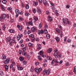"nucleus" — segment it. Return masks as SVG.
Listing matches in <instances>:
<instances>
[{
	"mask_svg": "<svg viewBox=\"0 0 76 76\" xmlns=\"http://www.w3.org/2000/svg\"><path fill=\"white\" fill-rule=\"evenodd\" d=\"M50 73V70L49 69H48L47 70L46 69H45L43 71V74L44 75H48Z\"/></svg>",
	"mask_w": 76,
	"mask_h": 76,
	"instance_id": "1",
	"label": "nucleus"
},
{
	"mask_svg": "<svg viewBox=\"0 0 76 76\" xmlns=\"http://www.w3.org/2000/svg\"><path fill=\"white\" fill-rule=\"evenodd\" d=\"M10 60V58H7L6 60L4 61V64H8L9 63Z\"/></svg>",
	"mask_w": 76,
	"mask_h": 76,
	"instance_id": "2",
	"label": "nucleus"
},
{
	"mask_svg": "<svg viewBox=\"0 0 76 76\" xmlns=\"http://www.w3.org/2000/svg\"><path fill=\"white\" fill-rule=\"evenodd\" d=\"M58 51V50L57 49L56 50H55V52L54 53V55L55 56V57L56 58H58V52L57 51Z\"/></svg>",
	"mask_w": 76,
	"mask_h": 76,
	"instance_id": "3",
	"label": "nucleus"
},
{
	"mask_svg": "<svg viewBox=\"0 0 76 76\" xmlns=\"http://www.w3.org/2000/svg\"><path fill=\"white\" fill-rule=\"evenodd\" d=\"M38 34L39 35H42L44 34V30H39L38 31Z\"/></svg>",
	"mask_w": 76,
	"mask_h": 76,
	"instance_id": "4",
	"label": "nucleus"
},
{
	"mask_svg": "<svg viewBox=\"0 0 76 76\" xmlns=\"http://www.w3.org/2000/svg\"><path fill=\"white\" fill-rule=\"evenodd\" d=\"M35 70L36 72H38V73H39V72H41L42 70V68H39L38 69H36Z\"/></svg>",
	"mask_w": 76,
	"mask_h": 76,
	"instance_id": "5",
	"label": "nucleus"
},
{
	"mask_svg": "<svg viewBox=\"0 0 76 76\" xmlns=\"http://www.w3.org/2000/svg\"><path fill=\"white\" fill-rule=\"evenodd\" d=\"M10 40H12V38L10 37H7L6 39V41L7 42H9Z\"/></svg>",
	"mask_w": 76,
	"mask_h": 76,
	"instance_id": "6",
	"label": "nucleus"
},
{
	"mask_svg": "<svg viewBox=\"0 0 76 76\" xmlns=\"http://www.w3.org/2000/svg\"><path fill=\"white\" fill-rule=\"evenodd\" d=\"M55 39L57 42H59V41H60V38L58 37H56L55 38Z\"/></svg>",
	"mask_w": 76,
	"mask_h": 76,
	"instance_id": "7",
	"label": "nucleus"
},
{
	"mask_svg": "<svg viewBox=\"0 0 76 76\" xmlns=\"http://www.w3.org/2000/svg\"><path fill=\"white\" fill-rule=\"evenodd\" d=\"M53 51V50L51 48H49L47 50V52L48 53H51V51Z\"/></svg>",
	"mask_w": 76,
	"mask_h": 76,
	"instance_id": "8",
	"label": "nucleus"
},
{
	"mask_svg": "<svg viewBox=\"0 0 76 76\" xmlns=\"http://www.w3.org/2000/svg\"><path fill=\"white\" fill-rule=\"evenodd\" d=\"M43 3L45 6H47L48 4L47 1L46 0H43Z\"/></svg>",
	"mask_w": 76,
	"mask_h": 76,
	"instance_id": "9",
	"label": "nucleus"
},
{
	"mask_svg": "<svg viewBox=\"0 0 76 76\" xmlns=\"http://www.w3.org/2000/svg\"><path fill=\"white\" fill-rule=\"evenodd\" d=\"M48 18H49V21L50 22H51L53 20V18L51 17V16L49 15L48 16Z\"/></svg>",
	"mask_w": 76,
	"mask_h": 76,
	"instance_id": "10",
	"label": "nucleus"
},
{
	"mask_svg": "<svg viewBox=\"0 0 76 76\" xmlns=\"http://www.w3.org/2000/svg\"><path fill=\"white\" fill-rule=\"evenodd\" d=\"M62 24L64 26H66V22H65V19L64 18H63L62 19Z\"/></svg>",
	"mask_w": 76,
	"mask_h": 76,
	"instance_id": "11",
	"label": "nucleus"
},
{
	"mask_svg": "<svg viewBox=\"0 0 76 76\" xmlns=\"http://www.w3.org/2000/svg\"><path fill=\"white\" fill-rule=\"evenodd\" d=\"M2 60H5L6 58V55H2Z\"/></svg>",
	"mask_w": 76,
	"mask_h": 76,
	"instance_id": "12",
	"label": "nucleus"
},
{
	"mask_svg": "<svg viewBox=\"0 0 76 76\" xmlns=\"http://www.w3.org/2000/svg\"><path fill=\"white\" fill-rule=\"evenodd\" d=\"M38 1H35L33 2L34 6H37L38 5Z\"/></svg>",
	"mask_w": 76,
	"mask_h": 76,
	"instance_id": "13",
	"label": "nucleus"
},
{
	"mask_svg": "<svg viewBox=\"0 0 76 76\" xmlns=\"http://www.w3.org/2000/svg\"><path fill=\"white\" fill-rule=\"evenodd\" d=\"M15 31L14 29H10V33H15Z\"/></svg>",
	"mask_w": 76,
	"mask_h": 76,
	"instance_id": "14",
	"label": "nucleus"
},
{
	"mask_svg": "<svg viewBox=\"0 0 76 76\" xmlns=\"http://www.w3.org/2000/svg\"><path fill=\"white\" fill-rule=\"evenodd\" d=\"M18 70H22L23 69V68L21 67V66H19L18 67Z\"/></svg>",
	"mask_w": 76,
	"mask_h": 76,
	"instance_id": "15",
	"label": "nucleus"
},
{
	"mask_svg": "<svg viewBox=\"0 0 76 76\" xmlns=\"http://www.w3.org/2000/svg\"><path fill=\"white\" fill-rule=\"evenodd\" d=\"M28 23L30 25H31V26H33L34 24H33V22L32 21H30L28 22Z\"/></svg>",
	"mask_w": 76,
	"mask_h": 76,
	"instance_id": "16",
	"label": "nucleus"
},
{
	"mask_svg": "<svg viewBox=\"0 0 76 76\" xmlns=\"http://www.w3.org/2000/svg\"><path fill=\"white\" fill-rule=\"evenodd\" d=\"M22 63L24 65H26L27 64V62L26 60H24L23 61Z\"/></svg>",
	"mask_w": 76,
	"mask_h": 76,
	"instance_id": "17",
	"label": "nucleus"
},
{
	"mask_svg": "<svg viewBox=\"0 0 76 76\" xmlns=\"http://www.w3.org/2000/svg\"><path fill=\"white\" fill-rule=\"evenodd\" d=\"M19 60L20 61H23L24 60V58L23 57H19Z\"/></svg>",
	"mask_w": 76,
	"mask_h": 76,
	"instance_id": "18",
	"label": "nucleus"
},
{
	"mask_svg": "<svg viewBox=\"0 0 76 76\" xmlns=\"http://www.w3.org/2000/svg\"><path fill=\"white\" fill-rule=\"evenodd\" d=\"M37 13H39V14H41L42 13V12L41 10H39V9H37Z\"/></svg>",
	"mask_w": 76,
	"mask_h": 76,
	"instance_id": "19",
	"label": "nucleus"
},
{
	"mask_svg": "<svg viewBox=\"0 0 76 76\" xmlns=\"http://www.w3.org/2000/svg\"><path fill=\"white\" fill-rule=\"evenodd\" d=\"M35 30V28L34 27H32L31 29V32H34Z\"/></svg>",
	"mask_w": 76,
	"mask_h": 76,
	"instance_id": "20",
	"label": "nucleus"
},
{
	"mask_svg": "<svg viewBox=\"0 0 76 76\" xmlns=\"http://www.w3.org/2000/svg\"><path fill=\"white\" fill-rule=\"evenodd\" d=\"M15 12L16 14H19V11L18 10V9H16L15 10Z\"/></svg>",
	"mask_w": 76,
	"mask_h": 76,
	"instance_id": "21",
	"label": "nucleus"
},
{
	"mask_svg": "<svg viewBox=\"0 0 76 76\" xmlns=\"http://www.w3.org/2000/svg\"><path fill=\"white\" fill-rule=\"evenodd\" d=\"M37 48L39 50L41 49V45L40 44H38V47Z\"/></svg>",
	"mask_w": 76,
	"mask_h": 76,
	"instance_id": "22",
	"label": "nucleus"
},
{
	"mask_svg": "<svg viewBox=\"0 0 76 76\" xmlns=\"http://www.w3.org/2000/svg\"><path fill=\"white\" fill-rule=\"evenodd\" d=\"M4 67L5 69V70L6 71H7V70L9 69V67H8V66H7V65H5Z\"/></svg>",
	"mask_w": 76,
	"mask_h": 76,
	"instance_id": "23",
	"label": "nucleus"
},
{
	"mask_svg": "<svg viewBox=\"0 0 76 76\" xmlns=\"http://www.w3.org/2000/svg\"><path fill=\"white\" fill-rule=\"evenodd\" d=\"M6 15L4 14H3L2 15V18L3 19H5V18H6Z\"/></svg>",
	"mask_w": 76,
	"mask_h": 76,
	"instance_id": "24",
	"label": "nucleus"
},
{
	"mask_svg": "<svg viewBox=\"0 0 76 76\" xmlns=\"http://www.w3.org/2000/svg\"><path fill=\"white\" fill-rule=\"evenodd\" d=\"M17 28H18L19 30H21L22 29V27L20 26H17Z\"/></svg>",
	"mask_w": 76,
	"mask_h": 76,
	"instance_id": "25",
	"label": "nucleus"
},
{
	"mask_svg": "<svg viewBox=\"0 0 76 76\" xmlns=\"http://www.w3.org/2000/svg\"><path fill=\"white\" fill-rule=\"evenodd\" d=\"M37 57L38 59L40 61H41V60H42V58H41V56H38Z\"/></svg>",
	"mask_w": 76,
	"mask_h": 76,
	"instance_id": "26",
	"label": "nucleus"
},
{
	"mask_svg": "<svg viewBox=\"0 0 76 76\" xmlns=\"http://www.w3.org/2000/svg\"><path fill=\"white\" fill-rule=\"evenodd\" d=\"M29 5L28 4H27L26 6V9H29Z\"/></svg>",
	"mask_w": 76,
	"mask_h": 76,
	"instance_id": "27",
	"label": "nucleus"
},
{
	"mask_svg": "<svg viewBox=\"0 0 76 76\" xmlns=\"http://www.w3.org/2000/svg\"><path fill=\"white\" fill-rule=\"evenodd\" d=\"M44 31L45 34H48V31H47V30L45 29L44 30Z\"/></svg>",
	"mask_w": 76,
	"mask_h": 76,
	"instance_id": "28",
	"label": "nucleus"
},
{
	"mask_svg": "<svg viewBox=\"0 0 76 76\" xmlns=\"http://www.w3.org/2000/svg\"><path fill=\"white\" fill-rule=\"evenodd\" d=\"M46 38L47 39H50V36L49 34H47L46 35Z\"/></svg>",
	"mask_w": 76,
	"mask_h": 76,
	"instance_id": "29",
	"label": "nucleus"
},
{
	"mask_svg": "<svg viewBox=\"0 0 76 76\" xmlns=\"http://www.w3.org/2000/svg\"><path fill=\"white\" fill-rule=\"evenodd\" d=\"M4 75L3 71H0V76H3Z\"/></svg>",
	"mask_w": 76,
	"mask_h": 76,
	"instance_id": "30",
	"label": "nucleus"
},
{
	"mask_svg": "<svg viewBox=\"0 0 76 76\" xmlns=\"http://www.w3.org/2000/svg\"><path fill=\"white\" fill-rule=\"evenodd\" d=\"M43 53L44 52H43V51H42V50H40L39 52V54L40 55H41V56L42 55V54H43Z\"/></svg>",
	"mask_w": 76,
	"mask_h": 76,
	"instance_id": "31",
	"label": "nucleus"
},
{
	"mask_svg": "<svg viewBox=\"0 0 76 76\" xmlns=\"http://www.w3.org/2000/svg\"><path fill=\"white\" fill-rule=\"evenodd\" d=\"M23 55L26 56H27V53H25V52H23Z\"/></svg>",
	"mask_w": 76,
	"mask_h": 76,
	"instance_id": "32",
	"label": "nucleus"
},
{
	"mask_svg": "<svg viewBox=\"0 0 76 76\" xmlns=\"http://www.w3.org/2000/svg\"><path fill=\"white\" fill-rule=\"evenodd\" d=\"M17 39L18 41H19L20 39V37L18 35L17 37Z\"/></svg>",
	"mask_w": 76,
	"mask_h": 76,
	"instance_id": "33",
	"label": "nucleus"
},
{
	"mask_svg": "<svg viewBox=\"0 0 76 76\" xmlns=\"http://www.w3.org/2000/svg\"><path fill=\"white\" fill-rule=\"evenodd\" d=\"M73 72L76 74V66H75L74 68V70L73 71Z\"/></svg>",
	"mask_w": 76,
	"mask_h": 76,
	"instance_id": "34",
	"label": "nucleus"
},
{
	"mask_svg": "<svg viewBox=\"0 0 76 76\" xmlns=\"http://www.w3.org/2000/svg\"><path fill=\"white\" fill-rule=\"evenodd\" d=\"M28 47H32V46H33L32 44L30 42H29L28 43Z\"/></svg>",
	"mask_w": 76,
	"mask_h": 76,
	"instance_id": "35",
	"label": "nucleus"
},
{
	"mask_svg": "<svg viewBox=\"0 0 76 76\" xmlns=\"http://www.w3.org/2000/svg\"><path fill=\"white\" fill-rule=\"evenodd\" d=\"M47 59H48V60H52V58L49 56H48L47 57Z\"/></svg>",
	"mask_w": 76,
	"mask_h": 76,
	"instance_id": "36",
	"label": "nucleus"
},
{
	"mask_svg": "<svg viewBox=\"0 0 76 76\" xmlns=\"http://www.w3.org/2000/svg\"><path fill=\"white\" fill-rule=\"evenodd\" d=\"M27 58L28 60H29V59H30V56L29 54H28L27 55Z\"/></svg>",
	"mask_w": 76,
	"mask_h": 76,
	"instance_id": "37",
	"label": "nucleus"
},
{
	"mask_svg": "<svg viewBox=\"0 0 76 76\" xmlns=\"http://www.w3.org/2000/svg\"><path fill=\"white\" fill-rule=\"evenodd\" d=\"M56 32L58 33H60V30L58 28H56Z\"/></svg>",
	"mask_w": 76,
	"mask_h": 76,
	"instance_id": "38",
	"label": "nucleus"
},
{
	"mask_svg": "<svg viewBox=\"0 0 76 76\" xmlns=\"http://www.w3.org/2000/svg\"><path fill=\"white\" fill-rule=\"evenodd\" d=\"M29 37H31V38H34V35L31 34L29 36Z\"/></svg>",
	"mask_w": 76,
	"mask_h": 76,
	"instance_id": "39",
	"label": "nucleus"
},
{
	"mask_svg": "<svg viewBox=\"0 0 76 76\" xmlns=\"http://www.w3.org/2000/svg\"><path fill=\"white\" fill-rule=\"evenodd\" d=\"M25 16H28L29 15V13H25Z\"/></svg>",
	"mask_w": 76,
	"mask_h": 76,
	"instance_id": "40",
	"label": "nucleus"
},
{
	"mask_svg": "<svg viewBox=\"0 0 76 76\" xmlns=\"http://www.w3.org/2000/svg\"><path fill=\"white\" fill-rule=\"evenodd\" d=\"M22 19H23L22 18L20 17V18H19L18 21H19V22H21V21H22Z\"/></svg>",
	"mask_w": 76,
	"mask_h": 76,
	"instance_id": "41",
	"label": "nucleus"
},
{
	"mask_svg": "<svg viewBox=\"0 0 76 76\" xmlns=\"http://www.w3.org/2000/svg\"><path fill=\"white\" fill-rule=\"evenodd\" d=\"M15 38L14 37H13L12 39V42L14 43L15 42Z\"/></svg>",
	"mask_w": 76,
	"mask_h": 76,
	"instance_id": "42",
	"label": "nucleus"
},
{
	"mask_svg": "<svg viewBox=\"0 0 76 76\" xmlns=\"http://www.w3.org/2000/svg\"><path fill=\"white\" fill-rule=\"evenodd\" d=\"M2 3L3 4H6V3H7V1H6V0H4L2 1Z\"/></svg>",
	"mask_w": 76,
	"mask_h": 76,
	"instance_id": "43",
	"label": "nucleus"
},
{
	"mask_svg": "<svg viewBox=\"0 0 76 76\" xmlns=\"http://www.w3.org/2000/svg\"><path fill=\"white\" fill-rule=\"evenodd\" d=\"M23 51H25L26 50V47H24L23 48Z\"/></svg>",
	"mask_w": 76,
	"mask_h": 76,
	"instance_id": "44",
	"label": "nucleus"
},
{
	"mask_svg": "<svg viewBox=\"0 0 76 76\" xmlns=\"http://www.w3.org/2000/svg\"><path fill=\"white\" fill-rule=\"evenodd\" d=\"M69 7H70V6L69 5H66V9H69Z\"/></svg>",
	"mask_w": 76,
	"mask_h": 76,
	"instance_id": "45",
	"label": "nucleus"
},
{
	"mask_svg": "<svg viewBox=\"0 0 76 76\" xmlns=\"http://www.w3.org/2000/svg\"><path fill=\"white\" fill-rule=\"evenodd\" d=\"M30 72H34V69H33V68H32V66L31 67Z\"/></svg>",
	"mask_w": 76,
	"mask_h": 76,
	"instance_id": "46",
	"label": "nucleus"
},
{
	"mask_svg": "<svg viewBox=\"0 0 76 76\" xmlns=\"http://www.w3.org/2000/svg\"><path fill=\"white\" fill-rule=\"evenodd\" d=\"M5 29H6V27H5V26L4 25L2 26V29L4 31L5 30Z\"/></svg>",
	"mask_w": 76,
	"mask_h": 76,
	"instance_id": "47",
	"label": "nucleus"
},
{
	"mask_svg": "<svg viewBox=\"0 0 76 76\" xmlns=\"http://www.w3.org/2000/svg\"><path fill=\"white\" fill-rule=\"evenodd\" d=\"M45 29H48V25L45 24Z\"/></svg>",
	"mask_w": 76,
	"mask_h": 76,
	"instance_id": "48",
	"label": "nucleus"
},
{
	"mask_svg": "<svg viewBox=\"0 0 76 76\" xmlns=\"http://www.w3.org/2000/svg\"><path fill=\"white\" fill-rule=\"evenodd\" d=\"M59 27L61 30H62V29H63V28H62V26H61V25H59Z\"/></svg>",
	"mask_w": 76,
	"mask_h": 76,
	"instance_id": "49",
	"label": "nucleus"
},
{
	"mask_svg": "<svg viewBox=\"0 0 76 76\" xmlns=\"http://www.w3.org/2000/svg\"><path fill=\"white\" fill-rule=\"evenodd\" d=\"M32 12L33 13H36V9H34V10H32Z\"/></svg>",
	"mask_w": 76,
	"mask_h": 76,
	"instance_id": "50",
	"label": "nucleus"
},
{
	"mask_svg": "<svg viewBox=\"0 0 76 76\" xmlns=\"http://www.w3.org/2000/svg\"><path fill=\"white\" fill-rule=\"evenodd\" d=\"M12 63L13 66H15L16 65V64H15V62L13 61H12Z\"/></svg>",
	"mask_w": 76,
	"mask_h": 76,
	"instance_id": "51",
	"label": "nucleus"
},
{
	"mask_svg": "<svg viewBox=\"0 0 76 76\" xmlns=\"http://www.w3.org/2000/svg\"><path fill=\"white\" fill-rule=\"evenodd\" d=\"M59 35L61 38H62V37H63V34L61 33H60L59 34Z\"/></svg>",
	"mask_w": 76,
	"mask_h": 76,
	"instance_id": "52",
	"label": "nucleus"
},
{
	"mask_svg": "<svg viewBox=\"0 0 76 76\" xmlns=\"http://www.w3.org/2000/svg\"><path fill=\"white\" fill-rule=\"evenodd\" d=\"M35 40L36 41H38L39 40V39L38 38H36L35 39Z\"/></svg>",
	"mask_w": 76,
	"mask_h": 76,
	"instance_id": "53",
	"label": "nucleus"
},
{
	"mask_svg": "<svg viewBox=\"0 0 76 76\" xmlns=\"http://www.w3.org/2000/svg\"><path fill=\"white\" fill-rule=\"evenodd\" d=\"M24 34L25 35H26V34H27V32H26V30L24 31Z\"/></svg>",
	"mask_w": 76,
	"mask_h": 76,
	"instance_id": "54",
	"label": "nucleus"
},
{
	"mask_svg": "<svg viewBox=\"0 0 76 76\" xmlns=\"http://www.w3.org/2000/svg\"><path fill=\"white\" fill-rule=\"evenodd\" d=\"M67 37H65V38H64L65 39H64V42H65V41H66V39H67Z\"/></svg>",
	"mask_w": 76,
	"mask_h": 76,
	"instance_id": "55",
	"label": "nucleus"
},
{
	"mask_svg": "<svg viewBox=\"0 0 76 76\" xmlns=\"http://www.w3.org/2000/svg\"><path fill=\"white\" fill-rule=\"evenodd\" d=\"M31 31L30 30H28V34L29 35L30 34H31Z\"/></svg>",
	"mask_w": 76,
	"mask_h": 76,
	"instance_id": "56",
	"label": "nucleus"
},
{
	"mask_svg": "<svg viewBox=\"0 0 76 76\" xmlns=\"http://www.w3.org/2000/svg\"><path fill=\"white\" fill-rule=\"evenodd\" d=\"M50 4L51 6H53V7H54V6H55V5H54V4L53 3H50Z\"/></svg>",
	"mask_w": 76,
	"mask_h": 76,
	"instance_id": "57",
	"label": "nucleus"
},
{
	"mask_svg": "<svg viewBox=\"0 0 76 76\" xmlns=\"http://www.w3.org/2000/svg\"><path fill=\"white\" fill-rule=\"evenodd\" d=\"M12 70L13 72H15V68L13 67L12 68Z\"/></svg>",
	"mask_w": 76,
	"mask_h": 76,
	"instance_id": "58",
	"label": "nucleus"
},
{
	"mask_svg": "<svg viewBox=\"0 0 76 76\" xmlns=\"http://www.w3.org/2000/svg\"><path fill=\"white\" fill-rule=\"evenodd\" d=\"M63 63V61L61 60L59 62L60 64H61Z\"/></svg>",
	"mask_w": 76,
	"mask_h": 76,
	"instance_id": "59",
	"label": "nucleus"
},
{
	"mask_svg": "<svg viewBox=\"0 0 76 76\" xmlns=\"http://www.w3.org/2000/svg\"><path fill=\"white\" fill-rule=\"evenodd\" d=\"M39 28H41V27H42V25H41V24L40 23L39 25Z\"/></svg>",
	"mask_w": 76,
	"mask_h": 76,
	"instance_id": "60",
	"label": "nucleus"
},
{
	"mask_svg": "<svg viewBox=\"0 0 76 76\" xmlns=\"http://www.w3.org/2000/svg\"><path fill=\"white\" fill-rule=\"evenodd\" d=\"M47 65V64L45 63L43 64V67H45Z\"/></svg>",
	"mask_w": 76,
	"mask_h": 76,
	"instance_id": "61",
	"label": "nucleus"
},
{
	"mask_svg": "<svg viewBox=\"0 0 76 76\" xmlns=\"http://www.w3.org/2000/svg\"><path fill=\"white\" fill-rule=\"evenodd\" d=\"M73 26L74 27H76V23H75L73 25Z\"/></svg>",
	"mask_w": 76,
	"mask_h": 76,
	"instance_id": "62",
	"label": "nucleus"
},
{
	"mask_svg": "<svg viewBox=\"0 0 76 76\" xmlns=\"http://www.w3.org/2000/svg\"><path fill=\"white\" fill-rule=\"evenodd\" d=\"M1 9L2 10L4 11V10H5V8H4L3 7H2L1 8Z\"/></svg>",
	"mask_w": 76,
	"mask_h": 76,
	"instance_id": "63",
	"label": "nucleus"
},
{
	"mask_svg": "<svg viewBox=\"0 0 76 76\" xmlns=\"http://www.w3.org/2000/svg\"><path fill=\"white\" fill-rule=\"evenodd\" d=\"M52 10H56V9L54 7H53L52 8Z\"/></svg>",
	"mask_w": 76,
	"mask_h": 76,
	"instance_id": "64",
	"label": "nucleus"
}]
</instances>
